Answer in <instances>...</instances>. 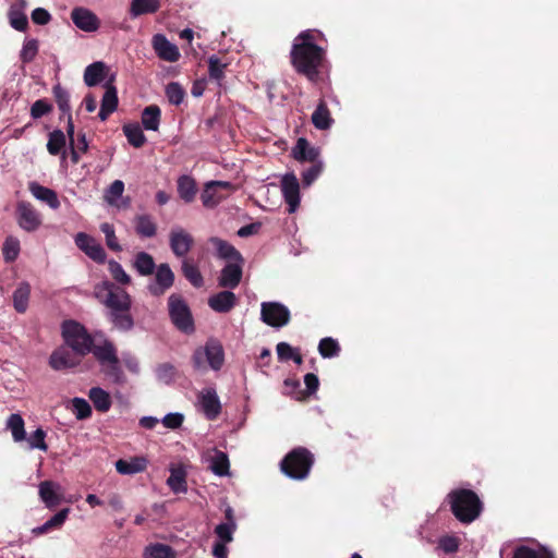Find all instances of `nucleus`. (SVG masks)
I'll list each match as a JSON object with an SVG mask.
<instances>
[{
  "instance_id": "69168bd1",
  "label": "nucleus",
  "mask_w": 558,
  "mask_h": 558,
  "mask_svg": "<svg viewBox=\"0 0 558 558\" xmlns=\"http://www.w3.org/2000/svg\"><path fill=\"white\" fill-rule=\"evenodd\" d=\"M207 363L206 348H197L192 356V364L196 371H205Z\"/></svg>"
},
{
  "instance_id": "338daca9",
  "label": "nucleus",
  "mask_w": 558,
  "mask_h": 558,
  "mask_svg": "<svg viewBox=\"0 0 558 558\" xmlns=\"http://www.w3.org/2000/svg\"><path fill=\"white\" fill-rule=\"evenodd\" d=\"M439 548L446 554H453L459 549V539L454 536H444L439 539Z\"/></svg>"
},
{
  "instance_id": "774afa93",
  "label": "nucleus",
  "mask_w": 558,
  "mask_h": 558,
  "mask_svg": "<svg viewBox=\"0 0 558 558\" xmlns=\"http://www.w3.org/2000/svg\"><path fill=\"white\" fill-rule=\"evenodd\" d=\"M278 360L281 362L290 361L296 349L287 342H279L276 347Z\"/></svg>"
},
{
  "instance_id": "8fccbe9b",
  "label": "nucleus",
  "mask_w": 558,
  "mask_h": 558,
  "mask_svg": "<svg viewBox=\"0 0 558 558\" xmlns=\"http://www.w3.org/2000/svg\"><path fill=\"white\" fill-rule=\"evenodd\" d=\"M20 241L14 236H8L2 245V255L7 263L14 262L20 254Z\"/></svg>"
},
{
  "instance_id": "bb28decb",
  "label": "nucleus",
  "mask_w": 558,
  "mask_h": 558,
  "mask_svg": "<svg viewBox=\"0 0 558 558\" xmlns=\"http://www.w3.org/2000/svg\"><path fill=\"white\" fill-rule=\"evenodd\" d=\"M147 460L143 457H133L130 460L119 459L116 462V470L120 474L132 475L145 471Z\"/></svg>"
},
{
  "instance_id": "aec40b11",
  "label": "nucleus",
  "mask_w": 558,
  "mask_h": 558,
  "mask_svg": "<svg viewBox=\"0 0 558 558\" xmlns=\"http://www.w3.org/2000/svg\"><path fill=\"white\" fill-rule=\"evenodd\" d=\"M202 409L209 420H215L221 412V404L215 389H207L199 397Z\"/></svg>"
},
{
  "instance_id": "72a5a7b5",
  "label": "nucleus",
  "mask_w": 558,
  "mask_h": 558,
  "mask_svg": "<svg viewBox=\"0 0 558 558\" xmlns=\"http://www.w3.org/2000/svg\"><path fill=\"white\" fill-rule=\"evenodd\" d=\"M133 267L141 276H150L157 268L153 256L146 252H140L135 255Z\"/></svg>"
},
{
  "instance_id": "f704fd0d",
  "label": "nucleus",
  "mask_w": 558,
  "mask_h": 558,
  "mask_svg": "<svg viewBox=\"0 0 558 558\" xmlns=\"http://www.w3.org/2000/svg\"><path fill=\"white\" fill-rule=\"evenodd\" d=\"M7 428L11 432L15 442H21L26 439L25 423L21 414H11L7 420Z\"/></svg>"
},
{
  "instance_id": "c03bdc74",
  "label": "nucleus",
  "mask_w": 558,
  "mask_h": 558,
  "mask_svg": "<svg viewBox=\"0 0 558 558\" xmlns=\"http://www.w3.org/2000/svg\"><path fill=\"white\" fill-rule=\"evenodd\" d=\"M65 145L66 136L61 130H54L49 133L47 150L50 155L58 156L62 151L64 153Z\"/></svg>"
},
{
  "instance_id": "c85d7f7f",
  "label": "nucleus",
  "mask_w": 558,
  "mask_h": 558,
  "mask_svg": "<svg viewBox=\"0 0 558 558\" xmlns=\"http://www.w3.org/2000/svg\"><path fill=\"white\" fill-rule=\"evenodd\" d=\"M214 454L209 457V469L218 476H227L230 473V461L228 454L216 448L213 449Z\"/></svg>"
},
{
  "instance_id": "680f3d73",
  "label": "nucleus",
  "mask_w": 558,
  "mask_h": 558,
  "mask_svg": "<svg viewBox=\"0 0 558 558\" xmlns=\"http://www.w3.org/2000/svg\"><path fill=\"white\" fill-rule=\"evenodd\" d=\"M311 163V167L302 172V181L305 186H310L323 171V162L320 160Z\"/></svg>"
},
{
  "instance_id": "864d4df0",
  "label": "nucleus",
  "mask_w": 558,
  "mask_h": 558,
  "mask_svg": "<svg viewBox=\"0 0 558 558\" xmlns=\"http://www.w3.org/2000/svg\"><path fill=\"white\" fill-rule=\"evenodd\" d=\"M145 555L149 558H174L175 554L169 545L155 544L146 547Z\"/></svg>"
},
{
  "instance_id": "6ab92c4d",
  "label": "nucleus",
  "mask_w": 558,
  "mask_h": 558,
  "mask_svg": "<svg viewBox=\"0 0 558 558\" xmlns=\"http://www.w3.org/2000/svg\"><path fill=\"white\" fill-rule=\"evenodd\" d=\"M292 157L298 161L315 162L319 157V149L310 144V142L300 137L296 141L295 146L292 148Z\"/></svg>"
},
{
  "instance_id": "e2e57ef3",
  "label": "nucleus",
  "mask_w": 558,
  "mask_h": 558,
  "mask_svg": "<svg viewBox=\"0 0 558 558\" xmlns=\"http://www.w3.org/2000/svg\"><path fill=\"white\" fill-rule=\"evenodd\" d=\"M46 432L43 428H37L28 438L27 441L32 449H39L41 451H47L48 446L45 441Z\"/></svg>"
},
{
  "instance_id": "4be33fe9",
  "label": "nucleus",
  "mask_w": 558,
  "mask_h": 558,
  "mask_svg": "<svg viewBox=\"0 0 558 558\" xmlns=\"http://www.w3.org/2000/svg\"><path fill=\"white\" fill-rule=\"evenodd\" d=\"M28 190L35 198L46 203L50 208L58 209L60 207L58 195L53 190L37 182H31Z\"/></svg>"
},
{
  "instance_id": "f8f14e48",
  "label": "nucleus",
  "mask_w": 558,
  "mask_h": 558,
  "mask_svg": "<svg viewBox=\"0 0 558 558\" xmlns=\"http://www.w3.org/2000/svg\"><path fill=\"white\" fill-rule=\"evenodd\" d=\"M169 242L170 248L177 257H185L194 245L193 236L182 228L171 230Z\"/></svg>"
},
{
  "instance_id": "ddd939ff",
  "label": "nucleus",
  "mask_w": 558,
  "mask_h": 558,
  "mask_svg": "<svg viewBox=\"0 0 558 558\" xmlns=\"http://www.w3.org/2000/svg\"><path fill=\"white\" fill-rule=\"evenodd\" d=\"M16 215L19 226L27 232L37 230L41 225L39 214L29 203H19Z\"/></svg>"
},
{
  "instance_id": "13d9d810",
  "label": "nucleus",
  "mask_w": 558,
  "mask_h": 558,
  "mask_svg": "<svg viewBox=\"0 0 558 558\" xmlns=\"http://www.w3.org/2000/svg\"><path fill=\"white\" fill-rule=\"evenodd\" d=\"M73 413L77 420H86L92 415V408L89 403L83 398L72 399Z\"/></svg>"
},
{
  "instance_id": "9d476101",
  "label": "nucleus",
  "mask_w": 558,
  "mask_h": 558,
  "mask_svg": "<svg viewBox=\"0 0 558 558\" xmlns=\"http://www.w3.org/2000/svg\"><path fill=\"white\" fill-rule=\"evenodd\" d=\"M281 191L288 211L294 213L300 205V183L293 172L286 173L281 179Z\"/></svg>"
},
{
  "instance_id": "e433bc0d",
  "label": "nucleus",
  "mask_w": 558,
  "mask_h": 558,
  "mask_svg": "<svg viewBox=\"0 0 558 558\" xmlns=\"http://www.w3.org/2000/svg\"><path fill=\"white\" fill-rule=\"evenodd\" d=\"M182 274L185 279L194 287L202 288L204 286V278L201 274L197 265L190 259H183L182 262Z\"/></svg>"
},
{
  "instance_id": "09e8293b",
  "label": "nucleus",
  "mask_w": 558,
  "mask_h": 558,
  "mask_svg": "<svg viewBox=\"0 0 558 558\" xmlns=\"http://www.w3.org/2000/svg\"><path fill=\"white\" fill-rule=\"evenodd\" d=\"M340 345L333 338H323L318 344V352L324 359H331L338 356L340 353Z\"/></svg>"
},
{
  "instance_id": "6e6552de",
  "label": "nucleus",
  "mask_w": 558,
  "mask_h": 558,
  "mask_svg": "<svg viewBox=\"0 0 558 558\" xmlns=\"http://www.w3.org/2000/svg\"><path fill=\"white\" fill-rule=\"evenodd\" d=\"M76 246L97 264H105L107 253L102 245L92 235L80 232L75 235Z\"/></svg>"
},
{
  "instance_id": "a19ab883",
  "label": "nucleus",
  "mask_w": 558,
  "mask_h": 558,
  "mask_svg": "<svg viewBox=\"0 0 558 558\" xmlns=\"http://www.w3.org/2000/svg\"><path fill=\"white\" fill-rule=\"evenodd\" d=\"M160 9L159 0H132L130 13L132 16L151 14Z\"/></svg>"
},
{
  "instance_id": "4468645a",
  "label": "nucleus",
  "mask_w": 558,
  "mask_h": 558,
  "mask_svg": "<svg viewBox=\"0 0 558 558\" xmlns=\"http://www.w3.org/2000/svg\"><path fill=\"white\" fill-rule=\"evenodd\" d=\"M71 19L77 28L87 33L96 32L100 26L98 16L86 8H74Z\"/></svg>"
},
{
  "instance_id": "0e129e2a",
  "label": "nucleus",
  "mask_w": 558,
  "mask_h": 558,
  "mask_svg": "<svg viewBox=\"0 0 558 558\" xmlns=\"http://www.w3.org/2000/svg\"><path fill=\"white\" fill-rule=\"evenodd\" d=\"M52 109V105L46 99H38L31 107V116L33 119H39L50 113Z\"/></svg>"
},
{
  "instance_id": "ea45409f",
  "label": "nucleus",
  "mask_w": 558,
  "mask_h": 558,
  "mask_svg": "<svg viewBox=\"0 0 558 558\" xmlns=\"http://www.w3.org/2000/svg\"><path fill=\"white\" fill-rule=\"evenodd\" d=\"M31 295V286L22 282L13 292V306L17 313H24L27 310Z\"/></svg>"
},
{
  "instance_id": "f3484780",
  "label": "nucleus",
  "mask_w": 558,
  "mask_h": 558,
  "mask_svg": "<svg viewBox=\"0 0 558 558\" xmlns=\"http://www.w3.org/2000/svg\"><path fill=\"white\" fill-rule=\"evenodd\" d=\"M236 302V295L229 290L220 291L208 299L209 307L217 313H229Z\"/></svg>"
},
{
  "instance_id": "37998d69",
  "label": "nucleus",
  "mask_w": 558,
  "mask_h": 558,
  "mask_svg": "<svg viewBox=\"0 0 558 558\" xmlns=\"http://www.w3.org/2000/svg\"><path fill=\"white\" fill-rule=\"evenodd\" d=\"M167 484L173 493H185L187 489L186 472L182 468H172Z\"/></svg>"
},
{
  "instance_id": "5fc2aeb1",
  "label": "nucleus",
  "mask_w": 558,
  "mask_h": 558,
  "mask_svg": "<svg viewBox=\"0 0 558 558\" xmlns=\"http://www.w3.org/2000/svg\"><path fill=\"white\" fill-rule=\"evenodd\" d=\"M108 269H109L112 278L117 282H119L123 286H128L131 283V277L125 272V270L123 269L121 264L118 263L117 260L110 259L108 262Z\"/></svg>"
},
{
  "instance_id": "bf43d9fd",
  "label": "nucleus",
  "mask_w": 558,
  "mask_h": 558,
  "mask_svg": "<svg viewBox=\"0 0 558 558\" xmlns=\"http://www.w3.org/2000/svg\"><path fill=\"white\" fill-rule=\"evenodd\" d=\"M177 375L175 367L170 363L159 364L156 368V376L159 381L170 384L174 380Z\"/></svg>"
},
{
  "instance_id": "de8ad7c7",
  "label": "nucleus",
  "mask_w": 558,
  "mask_h": 558,
  "mask_svg": "<svg viewBox=\"0 0 558 558\" xmlns=\"http://www.w3.org/2000/svg\"><path fill=\"white\" fill-rule=\"evenodd\" d=\"M101 371L106 375V377H108L112 383L119 385L125 383L126 378L120 365L119 357L116 360V362H110L108 364L101 365Z\"/></svg>"
},
{
  "instance_id": "f257e3e1",
  "label": "nucleus",
  "mask_w": 558,
  "mask_h": 558,
  "mask_svg": "<svg viewBox=\"0 0 558 558\" xmlns=\"http://www.w3.org/2000/svg\"><path fill=\"white\" fill-rule=\"evenodd\" d=\"M319 32L303 31L294 39L291 51L290 62L294 71L312 84H318L324 81L326 72V50L316 44Z\"/></svg>"
},
{
  "instance_id": "052dcab7",
  "label": "nucleus",
  "mask_w": 558,
  "mask_h": 558,
  "mask_svg": "<svg viewBox=\"0 0 558 558\" xmlns=\"http://www.w3.org/2000/svg\"><path fill=\"white\" fill-rule=\"evenodd\" d=\"M236 530V523H220L215 527V534L219 542L231 543L233 541V533Z\"/></svg>"
},
{
  "instance_id": "2eb2a0df",
  "label": "nucleus",
  "mask_w": 558,
  "mask_h": 558,
  "mask_svg": "<svg viewBox=\"0 0 558 558\" xmlns=\"http://www.w3.org/2000/svg\"><path fill=\"white\" fill-rule=\"evenodd\" d=\"M153 47L161 60L175 62L180 59L178 47L171 44L162 34H156L153 37Z\"/></svg>"
},
{
  "instance_id": "39448f33",
  "label": "nucleus",
  "mask_w": 558,
  "mask_h": 558,
  "mask_svg": "<svg viewBox=\"0 0 558 558\" xmlns=\"http://www.w3.org/2000/svg\"><path fill=\"white\" fill-rule=\"evenodd\" d=\"M62 338L68 347L80 356H85L93 350L94 339L85 326L75 320H64L61 326Z\"/></svg>"
},
{
  "instance_id": "20e7f679",
  "label": "nucleus",
  "mask_w": 558,
  "mask_h": 558,
  "mask_svg": "<svg viewBox=\"0 0 558 558\" xmlns=\"http://www.w3.org/2000/svg\"><path fill=\"white\" fill-rule=\"evenodd\" d=\"M314 461V454L307 448L296 447L283 457L280 470L292 480L303 481L308 476Z\"/></svg>"
},
{
  "instance_id": "412c9836",
  "label": "nucleus",
  "mask_w": 558,
  "mask_h": 558,
  "mask_svg": "<svg viewBox=\"0 0 558 558\" xmlns=\"http://www.w3.org/2000/svg\"><path fill=\"white\" fill-rule=\"evenodd\" d=\"M109 68L102 61H96L85 68L84 83L88 87L100 84L107 76Z\"/></svg>"
},
{
  "instance_id": "423d86ee",
  "label": "nucleus",
  "mask_w": 558,
  "mask_h": 558,
  "mask_svg": "<svg viewBox=\"0 0 558 558\" xmlns=\"http://www.w3.org/2000/svg\"><path fill=\"white\" fill-rule=\"evenodd\" d=\"M169 316L174 327L186 335L195 330L192 312L182 295L173 293L168 298Z\"/></svg>"
},
{
  "instance_id": "7c9ffc66",
  "label": "nucleus",
  "mask_w": 558,
  "mask_h": 558,
  "mask_svg": "<svg viewBox=\"0 0 558 558\" xmlns=\"http://www.w3.org/2000/svg\"><path fill=\"white\" fill-rule=\"evenodd\" d=\"M178 193L179 196L185 202L191 203L194 201L197 186L195 180L190 175H181L178 179Z\"/></svg>"
},
{
  "instance_id": "c756f323",
  "label": "nucleus",
  "mask_w": 558,
  "mask_h": 558,
  "mask_svg": "<svg viewBox=\"0 0 558 558\" xmlns=\"http://www.w3.org/2000/svg\"><path fill=\"white\" fill-rule=\"evenodd\" d=\"M70 508H63L54 515H52L49 520H47L43 525L37 526L33 530V533L36 535H43L52 530L60 529L70 514Z\"/></svg>"
},
{
  "instance_id": "79ce46f5",
  "label": "nucleus",
  "mask_w": 558,
  "mask_h": 558,
  "mask_svg": "<svg viewBox=\"0 0 558 558\" xmlns=\"http://www.w3.org/2000/svg\"><path fill=\"white\" fill-rule=\"evenodd\" d=\"M123 133L126 136L129 143L135 148H141L146 143V137L138 123L124 124Z\"/></svg>"
},
{
  "instance_id": "5701e85b",
  "label": "nucleus",
  "mask_w": 558,
  "mask_h": 558,
  "mask_svg": "<svg viewBox=\"0 0 558 558\" xmlns=\"http://www.w3.org/2000/svg\"><path fill=\"white\" fill-rule=\"evenodd\" d=\"M94 354V357L101 365L108 364L110 362H116L118 359L117 348L110 340H104L101 344H95L93 342V350L90 351Z\"/></svg>"
},
{
  "instance_id": "6e6d98bb",
  "label": "nucleus",
  "mask_w": 558,
  "mask_h": 558,
  "mask_svg": "<svg viewBox=\"0 0 558 558\" xmlns=\"http://www.w3.org/2000/svg\"><path fill=\"white\" fill-rule=\"evenodd\" d=\"M38 40L28 39L24 43L20 53V59L23 63H31L38 53Z\"/></svg>"
},
{
  "instance_id": "a878e982",
  "label": "nucleus",
  "mask_w": 558,
  "mask_h": 558,
  "mask_svg": "<svg viewBox=\"0 0 558 558\" xmlns=\"http://www.w3.org/2000/svg\"><path fill=\"white\" fill-rule=\"evenodd\" d=\"M207 354V364L214 371H219L225 363L223 348L217 340H208L205 344Z\"/></svg>"
},
{
  "instance_id": "a211bd4d",
  "label": "nucleus",
  "mask_w": 558,
  "mask_h": 558,
  "mask_svg": "<svg viewBox=\"0 0 558 558\" xmlns=\"http://www.w3.org/2000/svg\"><path fill=\"white\" fill-rule=\"evenodd\" d=\"M60 485L52 481H44L39 484V497L48 509H53L62 501L59 493Z\"/></svg>"
},
{
  "instance_id": "0eeeda50",
  "label": "nucleus",
  "mask_w": 558,
  "mask_h": 558,
  "mask_svg": "<svg viewBox=\"0 0 558 558\" xmlns=\"http://www.w3.org/2000/svg\"><path fill=\"white\" fill-rule=\"evenodd\" d=\"M260 319L270 327L281 328L289 324L291 314L289 308L279 302H263Z\"/></svg>"
},
{
  "instance_id": "3c124183",
  "label": "nucleus",
  "mask_w": 558,
  "mask_h": 558,
  "mask_svg": "<svg viewBox=\"0 0 558 558\" xmlns=\"http://www.w3.org/2000/svg\"><path fill=\"white\" fill-rule=\"evenodd\" d=\"M100 230L105 234L106 238V245L109 250L113 252H121L122 246L119 243V240L116 235L114 227L113 225L109 222H104L100 225Z\"/></svg>"
},
{
  "instance_id": "c9c22d12",
  "label": "nucleus",
  "mask_w": 558,
  "mask_h": 558,
  "mask_svg": "<svg viewBox=\"0 0 558 558\" xmlns=\"http://www.w3.org/2000/svg\"><path fill=\"white\" fill-rule=\"evenodd\" d=\"M135 231L142 238H153L157 233V226L149 215L135 217Z\"/></svg>"
},
{
  "instance_id": "9b49d317",
  "label": "nucleus",
  "mask_w": 558,
  "mask_h": 558,
  "mask_svg": "<svg viewBox=\"0 0 558 558\" xmlns=\"http://www.w3.org/2000/svg\"><path fill=\"white\" fill-rule=\"evenodd\" d=\"M116 75L112 74L105 84V94L101 99L100 110L98 117L101 121H106L111 113H113L119 104L118 90L113 85Z\"/></svg>"
},
{
  "instance_id": "49530a36",
  "label": "nucleus",
  "mask_w": 558,
  "mask_h": 558,
  "mask_svg": "<svg viewBox=\"0 0 558 558\" xmlns=\"http://www.w3.org/2000/svg\"><path fill=\"white\" fill-rule=\"evenodd\" d=\"M228 66L227 62H222V60L213 54L208 58V74L210 80L216 81L219 85H221V81L225 78V71Z\"/></svg>"
},
{
  "instance_id": "4d7b16f0",
  "label": "nucleus",
  "mask_w": 558,
  "mask_h": 558,
  "mask_svg": "<svg viewBox=\"0 0 558 558\" xmlns=\"http://www.w3.org/2000/svg\"><path fill=\"white\" fill-rule=\"evenodd\" d=\"M10 25L20 32H24L28 26L27 16L19 9L11 8L9 12Z\"/></svg>"
},
{
  "instance_id": "f03ea898",
  "label": "nucleus",
  "mask_w": 558,
  "mask_h": 558,
  "mask_svg": "<svg viewBox=\"0 0 558 558\" xmlns=\"http://www.w3.org/2000/svg\"><path fill=\"white\" fill-rule=\"evenodd\" d=\"M94 294L108 308L107 317L116 329L128 332L134 328L132 298L124 289L104 280L95 286Z\"/></svg>"
},
{
  "instance_id": "393cba45",
  "label": "nucleus",
  "mask_w": 558,
  "mask_h": 558,
  "mask_svg": "<svg viewBox=\"0 0 558 558\" xmlns=\"http://www.w3.org/2000/svg\"><path fill=\"white\" fill-rule=\"evenodd\" d=\"M209 242L216 248L218 257L222 259H230L233 262L243 263V257L241 253L229 242L217 236H211L209 239Z\"/></svg>"
},
{
  "instance_id": "7ed1b4c3",
  "label": "nucleus",
  "mask_w": 558,
  "mask_h": 558,
  "mask_svg": "<svg viewBox=\"0 0 558 558\" xmlns=\"http://www.w3.org/2000/svg\"><path fill=\"white\" fill-rule=\"evenodd\" d=\"M447 501L454 518L463 523L474 522L484 510L478 495L469 488H456L447 495Z\"/></svg>"
},
{
  "instance_id": "2f4dec72",
  "label": "nucleus",
  "mask_w": 558,
  "mask_h": 558,
  "mask_svg": "<svg viewBox=\"0 0 558 558\" xmlns=\"http://www.w3.org/2000/svg\"><path fill=\"white\" fill-rule=\"evenodd\" d=\"M161 110L157 105L147 106L142 112V124L147 131H158Z\"/></svg>"
},
{
  "instance_id": "1a4fd4ad",
  "label": "nucleus",
  "mask_w": 558,
  "mask_h": 558,
  "mask_svg": "<svg viewBox=\"0 0 558 558\" xmlns=\"http://www.w3.org/2000/svg\"><path fill=\"white\" fill-rule=\"evenodd\" d=\"M174 283V274L167 263L160 264L156 268L155 282L147 289L154 296L163 295Z\"/></svg>"
},
{
  "instance_id": "dca6fc26",
  "label": "nucleus",
  "mask_w": 558,
  "mask_h": 558,
  "mask_svg": "<svg viewBox=\"0 0 558 558\" xmlns=\"http://www.w3.org/2000/svg\"><path fill=\"white\" fill-rule=\"evenodd\" d=\"M242 275V263H228L221 270L218 284L221 288L235 289L241 282Z\"/></svg>"
},
{
  "instance_id": "b1692460",
  "label": "nucleus",
  "mask_w": 558,
  "mask_h": 558,
  "mask_svg": "<svg viewBox=\"0 0 558 558\" xmlns=\"http://www.w3.org/2000/svg\"><path fill=\"white\" fill-rule=\"evenodd\" d=\"M311 120L317 130H328L331 128L333 119L327 102L324 99L318 101L316 109L312 113Z\"/></svg>"
},
{
  "instance_id": "cd10ccee",
  "label": "nucleus",
  "mask_w": 558,
  "mask_h": 558,
  "mask_svg": "<svg viewBox=\"0 0 558 558\" xmlns=\"http://www.w3.org/2000/svg\"><path fill=\"white\" fill-rule=\"evenodd\" d=\"M512 558H556L554 551L537 544V548L527 545H519L514 548Z\"/></svg>"
},
{
  "instance_id": "58836bf2",
  "label": "nucleus",
  "mask_w": 558,
  "mask_h": 558,
  "mask_svg": "<svg viewBox=\"0 0 558 558\" xmlns=\"http://www.w3.org/2000/svg\"><path fill=\"white\" fill-rule=\"evenodd\" d=\"M88 397L95 409L99 412H107L111 408L109 393L100 387H93L88 392Z\"/></svg>"
},
{
  "instance_id": "4c0bfd02",
  "label": "nucleus",
  "mask_w": 558,
  "mask_h": 558,
  "mask_svg": "<svg viewBox=\"0 0 558 558\" xmlns=\"http://www.w3.org/2000/svg\"><path fill=\"white\" fill-rule=\"evenodd\" d=\"M227 183H222L219 181H211L205 185L201 194L202 203L205 207L213 208L217 206L220 202V196L217 194L218 186H226Z\"/></svg>"
},
{
  "instance_id": "603ef678",
  "label": "nucleus",
  "mask_w": 558,
  "mask_h": 558,
  "mask_svg": "<svg viewBox=\"0 0 558 558\" xmlns=\"http://www.w3.org/2000/svg\"><path fill=\"white\" fill-rule=\"evenodd\" d=\"M166 96L170 104L179 106L184 100L185 90L178 82H171L166 86Z\"/></svg>"
},
{
  "instance_id": "a18cd8bd",
  "label": "nucleus",
  "mask_w": 558,
  "mask_h": 558,
  "mask_svg": "<svg viewBox=\"0 0 558 558\" xmlns=\"http://www.w3.org/2000/svg\"><path fill=\"white\" fill-rule=\"evenodd\" d=\"M52 94L59 110L62 112L60 119H62L63 116H68L69 113H71L69 92L64 87H62L61 84L58 83L52 87Z\"/></svg>"
},
{
  "instance_id": "473e14b6",
  "label": "nucleus",
  "mask_w": 558,
  "mask_h": 558,
  "mask_svg": "<svg viewBox=\"0 0 558 558\" xmlns=\"http://www.w3.org/2000/svg\"><path fill=\"white\" fill-rule=\"evenodd\" d=\"M49 365L53 369L60 371L75 366V362L66 349L59 348L51 353L49 357Z\"/></svg>"
}]
</instances>
